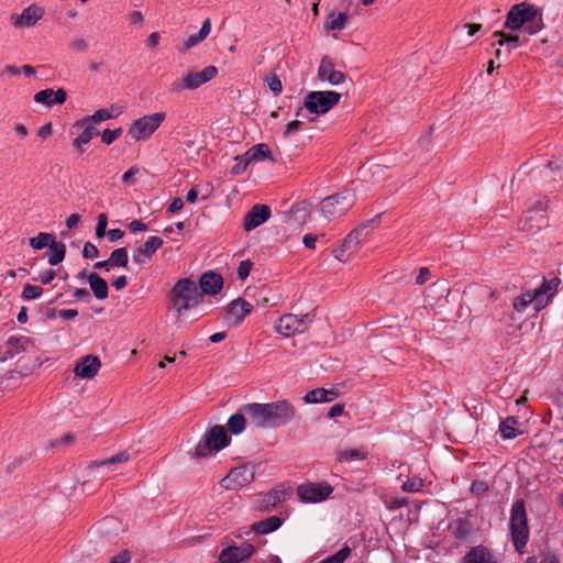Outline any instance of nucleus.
Masks as SVG:
<instances>
[{
    "instance_id": "nucleus-1",
    "label": "nucleus",
    "mask_w": 563,
    "mask_h": 563,
    "mask_svg": "<svg viewBox=\"0 0 563 563\" xmlns=\"http://www.w3.org/2000/svg\"><path fill=\"white\" fill-rule=\"evenodd\" d=\"M243 411L256 428H276L289 423L296 416L295 407L287 400L267 404H246Z\"/></svg>"
},
{
    "instance_id": "nucleus-2",
    "label": "nucleus",
    "mask_w": 563,
    "mask_h": 563,
    "mask_svg": "<svg viewBox=\"0 0 563 563\" xmlns=\"http://www.w3.org/2000/svg\"><path fill=\"white\" fill-rule=\"evenodd\" d=\"M168 299L169 309L180 327L185 323L188 312L202 301V294L194 280L183 278L173 286Z\"/></svg>"
},
{
    "instance_id": "nucleus-3",
    "label": "nucleus",
    "mask_w": 563,
    "mask_h": 563,
    "mask_svg": "<svg viewBox=\"0 0 563 563\" xmlns=\"http://www.w3.org/2000/svg\"><path fill=\"white\" fill-rule=\"evenodd\" d=\"M504 26L510 31H519L525 27V32L534 35L545 26L542 10L528 2L514 4L506 15Z\"/></svg>"
},
{
    "instance_id": "nucleus-4",
    "label": "nucleus",
    "mask_w": 563,
    "mask_h": 563,
    "mask_svg": "<svg viewBox=\"0 0 563 563\" xmlns=\"http://www.w3.org/2000/svg\"><path fill=\"white\" fill-rule=\"evenodd\" d=\"M379 216L362 223L352 230L342 241L341 245L333 250V255L340 262H347L364 245L368 236L379 224Z\"/></svg>"
},
{
    "instance_id": "nucleus-5",
    "label": "nucleus",
    "mask_w": 563,
    "mask_h": 563,
    "mask_svg": "<svg viewBox=\"0 0 563 563\" xmlns=\"http://www.w3.org/2000/svg\"><path fill=\"white\" fill-rule=\"evenodd\" d=\"M509 528L511 541L519 553H523L529 540V526L523 499H518L511 507Z\"/></svg>"
},
{
    "instance_id": "nucleus-6",
    "label": "nucleus",
    "mask_w": 563,
    "mask_h": 563,
    "mask_svg": "<svg viewBox=\"0 0 563 563\" xmlns=\"http://www.w3.org/2000/svg\"><path fill=\"white\" fill-rule=\"evenodd\" d=\"M355 199L354 189H344L322 199L319 203V210L325 219L332 220L344 216L353 207Z\"/></svg>"
},
{
    "instance_id": "nucleus-7",
    "label": "nucleus",
    "mask_w": 563,
    "mask_h": 563,
    "mask_svg": "<svg viewBox=\"0 0 563 563\" xmlns=\"http://www.w3.org/2000/svg\"><path fill=\"white\" fill-rule=\"evenodd\" d=\"M166 119V112L145 114L133 120L128 129L129 137L134 142H146L159 129Z\"/></svg>"
},
{
    "instance_id": "nucleus-8",
    "label": "nucleus",
    "mask_w": 563,
    "mask_h": 563,
    "mask_svg": "<svg viewBox=\"0 0 563 563\" xmlns=\"http://www.w3.org/2000/svg\"><path fill=\"white\" fill-rule=\"evenodd\" d=\"M230 443V438L223 426H213L206 431L195 449L198 457H206L218 453Z\"/></svg>"
},
{
    "instance_id": "nucleus-9",
    "label": "nucleus",
    "mask_w": 563,
    "mask_h": 563,
    "mask_svg": "<svg viewBox=\"0 0 563 563\" xmlns=\"http://www.w3.org/2000/svg\"><path fill=\"white\" fill-rule=\"evenodd\" d=\"M218 75V68L216 66H207L200 71L189 70L174 80L169 86V91L173 93H180L184 90H195L201 85L210 81Z\"/></svg>"
},
{
    "instance_id": "nucleus-10",
    "label": "nucleus",
    "mask_w": 563,
    "mask_h": 563,
    "mask_svg": "<svg viewBox=\"0 0 563 563\" xmlns=\"http://www.w3.org/2000/svg\"><path fill=\"white\" fill-rule=\"evenodd\" d=\"M341 93L336 91H311L303 101V107L313 114L320 115L330 111L339 103Z\"/></svg>"
},
{
    "instance_id": "nucleus-11",
    "label": "nucleus",
    "mask_w": 563,
    "mask_h": 563,
    "mask_svg": "<svg viewBox=\"0 0 563 563\" xmlns=\"http://www.w3.org/2000/svg\"><path fill=\"white\" fill-rule=\"evenodd\" d=\"M333 487L327 482L306 483L297 488V495L302 503L317 504L330 497Z\"/></svg>"
},
{
    "instance_id": "nucleus-12",
    "label": "nucleus",
    "mask_w": 563,
    "mask_h": 563,
    "mask_svg": "<svg viewBox=\"0 0 563 563\" xmlns=\"http://www.w3.org/2000/svg\"><path fill=\"white\" fill-rule=\"evenodd\" d=\"M44 15L45 9L37 3H32L24 8L21 13H12L10 21L15 29H30L35 26Z\"/></svg>"
},
{
    "instance_id": "nucleus-13",
    "label": "nucleus",
    "mask_w": 563,
    "mask_h": 563,
    "mask_svg": "<svg viewBox=\"0 0 563 563\" xmlns=\"http://www.w3.org/2000/svg\"><path fill=\"white\" fill-rule=\"evenodd\" d=\"M310 322L311 319L309 314L298 317L296 314L288 313L278 319L275 329L279 334L288 338L295 335L296 333L303 332Z\"/></svg>"
},
{
    "instance_id": "nucleus-14",
    "label": "nucleus",
    "mask_w": 563,
    "mask_h": 563,
    "mask_svg": "<svg viewBox=\"0 0 563 563\" xmlns=\"http://www.w3.org/2000/svg\"><path fill=\"white\" fill-rule=\"evenodd\" d=\"M255 474L252 467L241 465L234 467L221 479V486L225 489L238 490L254 481Z\"/></svg>"
},
{
    "instance_id": "nucleus-15",
    "label": "nucleus",
    "mask_w": 563,
    "mask_h": 563,
    "mask_svg": "<svg viewBox=\"0 0 563 563\" xmlns=\"http://www.w3.org/2000/svg\"><path fill=\"white\" fill-rule=\"evenodd\" d=\"M129 459L130 454L128 452H120L110 459L89 466V475L92 477V479L98 481L100 484L101 482L111 477V473L113 471L112 467L114 465L124 463L129 461Z\"/></svg>"
},
{
    "instance_id": "nucleus-16",
    "label": "nucleus",
    "mask_w": 563,
    "mask_h": 563,
    "mask_svg": "<svg viewBox=\"0 0 563 563\" xmlns=\"http://www.w3.org/2000/svg\"><path fill=\"white\" fill-rule=\"evenodd\" d=\"M255 553V547L249 542L241 545H230L221 550L218 555L220 563H243Z\"/></svg>"
},
{
    "instance_id": "nucleus-17",
    "label": "nucleus",
    "mask_w": 563,
    "mask_h": 563,
    "mask_svg": "<svg viewBox=\"0 0 563 563\" xmlns=\"http://www.w3.org/2000/svg\"><path fill=\"white\" fill-rule=\"evenodd\" d=\"M548 201H538L536 207L528 211L523 220L522 229L529 233H534L547 225L545 211Z\"/></svg>"
},
{
    "instance_id": "nucleus-18",
    "label": "nucleus",
    "mask_w": 563,
    "mask_h": 563,
    "mask_svg": "<svg viewBox=\"0 0 563 563\" xmlns=\"http://www.w3.org/2000/svg\"><path fill=\"white\" fill-rule=\"evenodd\" d=\"M252 311L253 305L251 302L243 298H236L227 307V321L232 325H239Z\"/></svg>"
},
{
    "instance_id": "nucleus-19",
    "label": "nucleus",
    "mask_w": 563,
    "mask_h": 563,
    "mask_svg": "<svg viewBox=\"0 0 563 563\" xmlns=\"http://www.w3.org/2000/svg\"><path fill=\"white\" fill-rule=\"evenodd\" d=\"M101 367V361L96 355H86L81 357L75 368L74 373L76 376L80 377L81 379H91L93 378L99 369Z\"/></svg>"
},
{
    "instance_id": "nucleus-20",
    "label": "nucleus",
    "mask_w": 563,
    "mask_h": 563,
    "mask_svg": "<svg viewBox=\"0 0 563 563\" xmlns=\"http://www.w3.org/2000/svg\"><path fill=\"white\" fill-rule=\"evenodd\" d=\"M271 217V209L266 205H255L245 214L243 221V228L245 231H252L266 222Z\"/></svg>"
},
{
    "instance_id": "nucleus-21",
    "label": "nucleus",
    "mask_w": 563,
    "mask_h": 563,
    "mask_svg": "<svg viewBox=\"0 0 563 563\" xmlns=\"http://www.w3.org/2000/svg\"><path fill=\"white\" fill-rule=\"evenodd\" d=\"M67 99V92L63 88L54 90L52 88L40 90L34 95V101L41 103L46 108H52L57 104H63Z\"/></svg>"
},
{
    "instance_id": "nucleus-22",
    "label": "nucleus",
    "mask_w": 563,
    "mask_h": 563,
    "mask_svg": "<svg viewBox=\"0 0 563 563\" xmlns=\"http://www.w3.org/2000/svg\"><path fill=\"white\" fill-rule=\"evenodd\" d=\"M163 245V240L159 236H150L146 242L136 249L133 253V261L136 264H144L148 261L154 253Z\"/></svg>"
},
{
    "instance_id": "nucleus-23",
    "label": "nucleus",
    "mask_w": 563,
    "mask_h": 563,
    "mask_svg": "<svg viewBox=\"0 0 563 563\" xmlns=\"http://www.w3.org/2000/svg\"><path fill=\"white\" fill-rule=\"evenodd\" d=\"M318 78L328 81L332 86L344 82L346 76L344 73L335 70L332 62L323 58L318 68Z\"/></svg>"
},
{
    "instance_id": "nucleus-24",
    "label": "nucleus",
    "mask_w": 563,
    "mask_h": 563,
    "mask_svg": "<svg viewBox=\"0 0 563 563\" xmlns=\"http://www.w3.org/2000/svg\"><path fill=\"white\" fill-rule=\"evenodd\" d=\"M463 563H498V560L488 548L477 545L465 554Z\"/></svg>"
},
{
    "instance_id": "nucleus-25",
    "label": "nucleus",
    "mask_w": 563,
    "mask_h": 563,
    "mask_svg": "<svg viewBox=\"0 0 563 563\" xmlns=\"http://www.w3.org/2000/svg\"><path fill=\"white\" fill-rule=\"evenodd\" d=\"M199 290L202 294L207 295H217L223 286V279L219 274L216 273H206L201 276L199 280Z\"/></svg>"
},
{
    "instance_id": "nucleus-26",
    "label": "nucleus",
    "mask_w": 563,
    "mask_h": 563,
    "mask_svg": "<svg viewBox=\"0 0 563 563\" xmlns=\"http://www.w3.org/2000/svg\"><path fill=\"white\" fill-rule=\"evenodd\" d=\"M340 396V393L336 388H316L310 391H308L303 396V401L306 404H323V402H331L335 400Z\"/></svg>"
},
{
    "instance_id": "nucleus-27",
    "label": "nucleus",
    "mask_w": 563,
    "mask_h": 563,
    "mask_svg": "<svg viewBox=\"0 0 563 563\" xmlns=\"http://www.w3.org/2000/svg\"><path fill=\"white\" fill-rule=\"evenodd\" d=\"M560 285L559 278H552L551 280H544L542 285L534 289V294H538V307L537 311L541 310L545 307L549 299L555 295L558 291V286Z\"/></svg>"
},
{
    "instance_id": "nucleus-28",
    "label": "nucleus",
    "mask_w": 563,
    "mask_h": 563,
    "mask_svg": "<svg viewBox=\"0 0 563 563\" xmlns=\"http://www.w3.org/2000/svg\"><path fill=\"white\" fill-rule=\"evenodd\" d=\"M211 32V21L210 19H206L202 22L201 29L197 34L190 35L187 40L184 41L181 46L178 47L179 52H186L188 49H191L192 47L197 46L201 42H203L207 36Z\"/></svg>"
},
{
    "instance_id": "nucleus-29",
    "label": "nucleus",
    "mask_w": 563,
    "mask_h": 563,
    "mask_svg": "<svg viewBox=\"0 0 563 563\" xmlns=\"http://www.w3.org/2000/svg\"><path fill=\"white\" fill-rule=\"evenodd\" d=\"M88 283L91 291L93 292L97 299L104 300L106 298H108V284L97 273H91L88 275Z\"/></svg>"
},
{
    "instance_id": "nucleus-30",
    "label": "nucleus",
    "mask_w": 563,
    "mask_h": 563,
    "mask_svg": "<svg viewBox=\"0 0 563 563\" xmlns=\"http://www.w3.org/2000/svg\"><path fill=\"white\" fill-rule=\"evenodd\" d=\"M30 344V339L26 336H10L7 342V355L8 357H13L26 351L27 345Z\"/></svg>"
},
{
    "instance_id": "nucleus-31",
    "label": "nucleus",
    "mask_w": 563,
    "mask_h": 563,
    "mask_svg": "<svg viewBox=\"0 0 563 563\" xmlns=\"http://www.w3.org/2000/svg\"><path fill=\"white\" fill-rule=\"evenodd\" d=\"M121 113V109L114 104L110 108L99 109L92 115L82 118V123L93 122L95 124L112 119Z\"/></svg>"
},
{
    "instance_id": "nucleus-32",
    "label": "nucleus",
    "mask_w": 563,
    "mask_h": 563,
    "mask_svg": "<svg viewBox=\"0 0 563 563\" xmlns=\"http://www.w3.org/2000/svg\"><path fill=\"white\" fill-rule=\"evenodd\" d=\"M283 523V520L278 516H272L264 520L254 522L252 530L260 534H267L276 531Z\"/></svg>"
},
{
    "instance_id": "nucleus-33",
    "label": "nucleus",
    "mask_w": 563,
    "mask_h": 563,
    "mask_svg": "<svg viewBox=\"0 0 563 563\" xmlns=\"http://www.w3.org/2000/svg\"><path fill=\"white\" fill-rule=\"evenodd\" d=\"M336 461L341 463H349L353 461H361L366 457V452L362 448L354 449H336Z\"/></svg>"
},
{
    "instance_id": "nucleus-34",
    "label": "nucleus",
    "mask_w": 563,
    "mask_h": 563,
    "mask_svg": "<svg viewBox=\"0 0 563 563\" xmlns=\"http://www.w3.org/2000/svg\"><path fill=\"white\" fill-rule=\"evenodd\" d=\"M246 156H247V159L253 163V162H262L266 158H269V159H273L272 158V151L269 148V146L265 143H260V144H256L254 146H252L251 148H249L246 152H245Z\"/></svg>"
},
{
    "instance_id": "nucleus-35",
    "label": "nucleus",
    "mask_w": 563,
    "mask_h": 563,
    "mask_svg": "<svg viewBox=\"0 0 563 563\" xmlns=\"http://www.w3.org/2000/svg\"><path fill=\"white\" fill-rule=\"evenodd\" d=\"M247 413L243 411V406L239 409V411L232 415L227 422L229 430L233 434H240L245 430Z\"/></svg>"
},
{
    "instance_id": "nucleus-36",
    "label": "nucleus",
    "mask_w": 563,
    "mask_h": 563,
    "mask_svg": "<svg viewBox=\"0 0 563 563\" xmlns=\"http://www.w3.org/2000/svg\"><path fill=\"white\" fill-rule=\"evenodd\" d=\"M55 239L56 236L53 233L40 232L37 235L29 240V244L33 250L40 251L45 247H49L51 244L54 243Z\"/></svg>"
},
{
    "instance_id": "nucleus-37",
    "label": "nucleus",
    "mask_w": 563,
    "mask_h": 563,
    "mask_svg": "<svg viewBox=\"0 0 563 563\" xmlns=\"http://www.w3.org/2000/svg\"><path fill=\"white\" fill-rule=\"evenodd\" d=\"M48 263L55 266L62 263L66 255V245L63 242L54 241L48 247Z\"/></svg>"
},
{
    "instance_id": "nucleus-38",
    "label": "nucleus",
    "mask_w": 563,
    "mask_h": 563,
    "mask_svg": "<svg viewBox=\"0 0 563 563\" xmlns=\"http://www.w3.org/2000/svg\"><path fill=\"white\" fill-rule=\"evenodd\" d=\"M347 15L343 12H331L325 19V29L332 31H341L345 27Z\"/></svg>"
},
{
    "instance_id": "nucleus-39",
    "label": "nucleus",
    "mask_w": 563,
    "mask_h": 563,
    "mask_svg": "<svg viewBox=\"0 0 563 563\" xmlns=\"http://www.w3.org/2000/svg\"><path fill=\"white\" fill-rule=\"evenodd\" d=\"M534 302L536 308L538 307V294H534V291H527L522 294L521 296H518L514 299L512 307L518 312H523L527 307Z\"/></svg>"
},
{
    "instance_id": "nucleus-40",
    "label": "nucleus",
    "mask_w": 563,
    "mask_h": 563,
    "mask_svg": "<svg viewBox=\"0 0 563 563\" xmlns=\"http://www.w3.org/2000/svg\"><path fill=\"white\" fill-rule=\"evenodd\" d=\"M518 420L514 417H508L506 420L501 421L499 424V432L505 440H510L516 438L519 432L517 430Z\"/></svg>"
},
{
    "instance_id": "nucleus-41",
    "label": "nucleus",
    "mask_w": 563,
    "mask_h": 563,
    "mask_svg": "<svg viewBox=\"0 0 563 563\" xmlns=\"http://www.w3.org/2000/svg\"><path fill=\"white\" fill-rule=\"evenodd\" d=\"M109 260H110V263L112 266L125 267L129 262V255H128L126 249L120 247V249L112 251Z\"/></svg>"
},
{
    "instance_id": "nucleus-42",
    "label": "nucleus",
    "mask_w": 563,
    "mask_h": 563,
    "mask_svg": "<svg viewBox=\"0 0 563 563\" xmlns=\"http://www.w3.org/2000/svg\"><path fill=\"white\" fill-rule=\"evenodd\" d=\"M494 36L499 37L497 42L499 46L507 44L509 51L519 46V37L517 35H508L497 31L494 33Z\"/></svg>"
},
{
    "instance_id": "nucleus-43",
    "label": "nucleus",
    "mask_w": 563,
    "mask_h": 563,
    "mask_svg": "<svg viewBox=\"0 0 563 563\" xmlns=\"http://www.w3.org/2000/svg\"><path fill=\"white\" fill-rule=\"evenodd\" d=\"M42 294H43L42 287L31 285V284H25L23 287V290L21 292V298L26 301L34 300V299L40 298L42 296Z\"/></svg>"
},
{
    "instance_id": "nucleus-44",
    "label": "nucleus",
    "mask_w": 563,
    "mask_h": 563,
    "mask_svg": "<svg viewBox=\"0 0 563 563\" xmlns=\"http://www.w3.org/2000/svg\"><path fill=\"white\" fill-rule=\"evenodd\" d=\"M350 554H351L350 547L344 545L335 554L322 560L319 563H344V561L350 556Z\"/></svg>"
},
{
    "instance_id": "nucleus-45",
    "label": "nucleus",
    "mask_w": 563,
    "mask_h": 563,
    "mask_svg": "<svg viewBox=\"0 0 563 563\" xmlns=\"http://www.w3.org/2000/svg\"><path fill=\"white\" fill-rule=\"evenodd\" d=\"M423 487V481L419 477L408 478L404 482L401 489L406 493H417Z\"/></svg>"
},
{
    "instance_id": "nucleus-46",
    "label": "nucleus",
    "mask_w": 563,
    "mask_h": 563,
    "mask_svg": "<svg viewBox=\"0 0 563 563\" xmlns=\"http://www.w3.org/2000/svg\"><path fill=\"white\" fill-rule=\"evenodd\" d=\"M234 161H235V164L231 169V173L233 175H240V174L244 173L246 170L249 164H251V162L247 159V156L245 153L241 156H235Z\"/></svg>"
},
{
    "instance_id": "nucleus-47",
    "label": "nucleus",
    "mask_w": 563,
    "mask_h": 563,
    "mask_svg": "<svg viewBox=\"0 0 563 563\" xmlns=\"http://www.w3.org/2000/svg\"><path fill=\"white\" fill-rule=\"evenodd\" d=\"M265 81H266L267 86L269 87V89L272 90V92L274 93V96L280 95V92L283 90V85L277 75H275V74L268 75L265 78Z\"/></svg>"
},
{
    "instance_id": "nucleus-48",
    "label": "nucleus",
    "mask_w": 563,
    "mask_h": 563,
    "mask_svg": "<svg viewBox=\"0 0 563 563\" xmlns=\"http://www.w3.org/2000/svg\"><path fill=\"white\" fill-rule=\"evenodd\" d=\"M91 140H92V137L87 132H85L82 130L81 133L73 141V146L79 153H82L84 152V145L89 144Z\"/></svg>"
},
{
    "instance_id": "nucleus-49",
    "label": "nucleus",
    "mask_w": 563,
    "mask_h": 563,
    "mask_svg": "<svg viewBox=\"0 0 563 563\" xmlns=\"http://www.w3.org/2000/svg\"><path fill=\"white\" fill-rule=\"evenodd\" d=\"M122 134V129L118 128L114 130L107 129L101 134V140L104 144H112Z\"/></svg>"
},
{
    "instance_id": "nucleus-50",
    "label": "nucleus",
    "mask_w": 563,
    "mask_h": 563,
    "mask_svg": "<svg viewBox=\"0 0 563 563\" xmlns=\"http://www.w3.org/2000/svg\"><path fill=\"white\" fill-rule=\"evenodd\" d=\"M107 224H108V217L106 213H100L98 216V222L96 227V235L97 238H103L107 234Z\"/></svg>"
},
{
    "instance_id": "nucleus-51",
    "label": "nucleus",
    "mask_w": 563,
    "mask_h": 563,
    "mask_svg": "<svg viewBox=\"0 0 563 563\" xmlns=\"http://www.w3.org/2000/svg\"><path fill=\"white\" fill-rule=\"evenodd\" d=\"M99 255V251L91 242H86L82 249V256L85 258H95Z\"/></svg>"
},
{
    "instance_id": "nucleus-52",
    "label": "nucleus",
    "mask_w": 563,
    "mask_h": 563,
    "mask_svg": "<svg viewBox=\"0 0 563 563\" xmlns=\"http://www.w3.org/2000/svg\"><path fill=\"white\" fill-rule=\"evenodd\" d=\"M526 563H559V560H558V558L555 555L550 554V553H545V554L542 555V559H541L540 562L538 561V558L529 556L526 560Z\"/></svg>"
},
{
    "instance_id": "nucleus-53",
    "label": "nucleus",
    "mask_w": 563,
    "mask_h": 563,
    "mask_svg": "<svg viewBox=\"0 0 563 563\" xmlns=\"http://www.w3.org/2000/svg\"><path fill=\"white\" fill-rule=\"evenodd\" d=\"M73 128H81L85 132H87L91 137L97 134V130L95 128L93 122L82 123V119L76 121Z\"/></svg>"
},
{
    "instance_id": "nucleus-54",
    "label": "nucleus",
    "mask_w": 563,
    "mask_h": 563,
    "mask_svg": "<svg viewBox=\"0 0 563 563\" xmlns=\"http://www.w3.org/2000/svg\"><path fill=\"white\" fill-rule=\"evenodd\" d=\"M548 167L551 170L558 172L559 178H563V152L559 155V157L555 161L550 162L548 164Z\"/></svg>"
},
{
    "instance_id": "nucleus-55",
    "label": "nucleus",
    "mask_w": 563,
    "mask_h": 563,
    "mask_svg": "<svg viewBox=\"0 0 563 563\" xmlns=\"http://www.w3.org/2000/svg\"><path fill=\"white\" fill-rule=\"evenodd\" d=\"M292 216L296 219L300 220L301 222H305L308 219L309 212L305 206H298V207L292 208L291 217Z\"/></svg>"
},
{
    "instance_id": "nucleus-56",
    "label": "nucleus",
    "mask_w": 563,
    "mask_h": 563,
    "mask_svg": "<svg viewBox=\"0 0 563 563\" xmlns=\"http://www.w3.org/2000/svg\"><path fill=\"white\" fill-rule=\"evenodd\" d=\"M140 173V168L137 166H132L128 172H125L122 176V181L126 185H133L135 183L134 176Z\"/></svg>"
},
{
    "instance_id": "nucleus-57",
    "label": "nucleus",
    "mask_w": 563,
    "mask_h": 563,
    "mask_svg": "<svg viewBox=\"0 0 563 563\" xmlns=\"http://www.w3.org/2000/svg\"><path fill=\"white\" fill-rule=\"evenodd\" d=\"M70 48L75 52H86L88 49V43L85 38L78 37L70 42Z\"/></svg>"
},
{
    "instance_id": "nucleus-58",
    "label": "nucleus",
    "mask_w": 563,
    "mask_h": 563,
    "mask_svg": "<svg viewBox=\"0 0 563 563\" xmlns=\"http://www.w3.org/2000/svg\"><path fill=\"white\" fill-rule=\"evenodd\" d=\"M252 263L250 261H242L238 268V276L240 279H245L251 272Z\"/></svg>"
},
{
    "instance_id": "nucleus-59",
    "label": "nucleus",
    "mask_w": 563,
    "mask_h": 563,
    "mask_svg": "<svg viewBox=\"0 0 563 563\" xmlns=\"http://www.w3.org/2000/svg\"><path fill=\"white\" fill-rule=\"evenodd\" d=\"M131 555L126 550L121 551L119 554L112 558L110 563H130Z\"/></svg>"
},
{
    "instance_id": "nucleus-60",
    "label": "nucleus",
    "mask_w": 563,
    "mask_h": 563,
    "mask_svg": "<svg viewBox=\"0 0 563 563\" xmlns=\"http://www.w3.org/2000/svg\"><path fill=\"white\" fill-rule=\"evenodd\" d=\"M55 276H56L55 271L47 269V271L43 272L42 274H40L38 280L43 285H48L55 278Z\"/></svg>"
},
{
    "instance_id": "nucleus-61",
    "label": "nucleus",
    "mask_w": 563,
    "mask_h": 563,
    "mask_svg": "<svg viewBox=\"0 0 563 563\" xmlns=\"http://www.w3.org/2000/svg\"><path fill=\"white\" fill-rule=\"evenodd\" d=\"M129 21L132 23V24H135V25H143L144 23V16L142 14L141 11H132L130 14H129Z\"/></svg>"
},
{
    "instance_id": "nucleus-62",
    "label": "nucleus",
    "mask_w": 563,
    "mask_h": 563,
    "mask_svg": "<svg viewBox=\"0 0 563 563\" xmlns=\"http://www.w3.org/2000/svg\"><path fill=\"white\" fill-rule=\"evenodd\" d=\"M488 489V486L485 482H482V481H476L472 484L471 486V490L472 493L476 494V495H479V494H483L485 493L486 490Z\"/></svg>"
},
{
    "instance_id": "nucleus-63",
    "label": "nucleus",
    "mask_w": 563,
    "mask_h": 563,
    "mask_svg": "<svg viewBox=\"0 0 563 563\" xmlns=\"http://www.w3.org/2000/svg\"><path fill=\"white\" fill-rule=\"evenodd\" d=\"M430 278V271L427 267H421L419 271V275L416 277V283L418 285H423Z\"/></svg>"
},
{
    "instance_id": "nucleus-64",
    "label": "nucleus",
    "mask_w": 563,
    "mask_h": 563,
    "mask_svg": "<svg viewBox=\"0 0 563 563\" xmlns=\"http://www.w3.org/2000/svg\"><path fill=\"white\" fill-rule=\"evenodd\" d=\"M124 235V232L120 229H111L107 232V236L110 242H117L121 240Z\"/></svg>"
}]
</instances>
